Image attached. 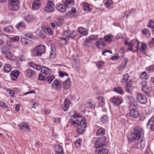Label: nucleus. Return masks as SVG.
<instances>
[{
	"label": "nucleus",
	"instance_id": "nucleus-2",
	"mask_svg": "<svg viewBox=\"0 0 154 154\" xmlns=\"http://www.w3.org/2000/svg\"><path fill=\"white\" fill-rule=\"evenodd\" d=\"M20 2L18 0H9L8 5L10 10L16 11L19 8Z\"/></svg>",
	"mask_w": 154,
	"mask_h": 154
},
{
	"label": "nucleus",
	"instance_id": "nucleus-62",
	"mask_svg": "<svg viewBox=\"0 0 154 154\" xmlns=\"http://www.w3.org/2000/svg\"><path fill=\"white\" fill-rule=\"evenodd\" d=\"M59 75L61 77H63L64 76H68L69 74L63 72H59Z\"/></svg>",
	"mask_w": 154,
	"mask_h": 154
},
{
	"label": "nucleus",
	"instance_id": "nucleus-43",
	"mask_svg": "<svg viewBox=\"0 0 154 154\" xmlns=\"http://www.w3.org/2000/svg\"><path fill=\"white\" fill-rule=\"evenodd\" d=\"M31 65L32 67L35 69L38 70H39L40 69H41V67L40 65H39L36 64L32 63H31Z\"/></svg>",
	"mask_w": 154,
	"mask_h": 154
},
{
	"label": "nucleus",
	"instance_id": "nucleus-41",
	"mask_svg": "<svg viewBox=\"0 0 154 154\" xmlns=\"http://www.w3.org/2000/svg\"><path fill=\"white\" fill-rule=\"evenodd\" d=\"M109 152V150L108 149L103 148L99 149L98 152V154H108Z\"/></svg>",
	"mask_w": 154,
	"mask_h": 154
},
{
	"label": "nucleus",
	"instance_id": "nucleus-54",
	"mask_svg": "<svg viewBox=\"0 0 154 154\" xmlns=\"http://www.w3.org/2000/svg\"><path fill=\"white\" fill-rule=\"evenodd\" d=\"M89 107L91 108H94L95 106V103L94 101H91L89 102Z\"/></svg>",
	"mask_w": 154,
	"mask_h": 154
},
{
	"label": "nucleus",
	"instance_id": "nucleus-60",
	"mask_svg": "<svg viewBox=\"0 0 154 154\" xmlns=\"http://www.w3.org/2000/svg\"><path fill=\"white\" fill-rule=\"evenodd\" d=\"M38 104L35 102H32L30 104V106L32 108L35 109V106H38Z\"/></svg>",
	"mask_w": 154,
	"mask_h": 154
},
{
	"label": "nucleus",
	"instance_id": "nucleus-35",
	"mask_svg": "<svg viewBox=\"0 0 154 154\" xmlns=\"http://www.w3.org/2000/svg\"><path fill=\"white\" fill-rule=\"evenodd\" d=\"M55 24L58 26H61L64 20L61 18H59L57 19L55 21Z\"/></svg>",
	"mask_w": 154,
	"mask_h": 154
},
{
	"label": "nucleus",
	"instance_id": "nucleus-44",
	"mask_svg": "<svg viewBox=\"0 0 154 154\" xmlns=\"http://www.w3.org/2000/svg\"><path fill=\"white\" fill-rule=\"evenodd\" d=\"M35 75V73L32 70L28 69L27 70V75L29 77H32Z\"/></svg>",
	"mask_w": 154,
	"mask_h": 154
},
{
	"label": "nucleus",
	"instance_id": "nucleus-6",
	"mask_svg": "<svg viewBox=\"0 0 154 154\" xmlns=\"http://www.w3.org/2000/svg\"><path fill=\"white\" fill-rule=\"evenodd\" d=\"M137 100L139 103L142 104L146 103L147 101V98L145 95L139 93L137 96Z\"/></svg>",
	"mask_w": 154,
	"mask_h": 154
},
{
	"label": "nucleus",
	"instance_id": "nucleus-15",
	"mask_svg": "<svg viewBox=\"0 0 154 154\" xmlns=\"http://www.w3.org/2000/svg\"><path fill=\"white\" fill-rule=\"evenodd\" d=\"M41 72L46 75H49L51 73L52 70L45 66H42L41 68Z\"/></svg>",
	"mask_w": 154,
	"mask_h": 154
},
{
	"label": "nucleus",
	"instance_id": "nucleus-50",
	"mask_svg": "<svg viewBox=\"0 0 154 154\" xmlns=\"http://www.w3.org/2000/svg\"><path fill=\"white\" fill-rule=\"evenodd\" d=\"M33 18V17L31 14H28L25 18V20L27 22L31 21Z\"/></svg>",
	"mask_w": 154,
	"mask_h": 154
},
{
	"label": "nucleus",
	"instance_id": "nucleus-12",
	"mask_svg": "<svg viewBox=\"0 0 154 154\" xmlns=\"http://www.w3.org/2000/svg\"><path fill=\"white\" fill-rule=\"evenodd\" d=\"M141 90L143 91L148 96H151L152 88L151 87L148 86L141 88Z\"/></svg>",
	"mask_w": 154,
	"mask_h": 154
},
{
	"label": "nucleus",
	"instance_id": "nucleus-30",
	"mask_svg": "<svg viewBox=\"0 0 154 154\" xmlns=\"http://www.w3.org/2000/svg\"><path fill=\"white\" fill-rule=\"evenodd\" d=\"M106 130L103 128L101 127L99 129L97 133V136H99L100 135H103L105 134Z\"/></svg>",
	"mask_w": 154,
	"mask_h": 154
},
{
	"label": "nucleus",
	"instance_id": "nucleus-52",
	"mask_svg": "<svg viewBox=\"0 0 154 154\" xmlns=\"http://www.w3.org/2000/svg\"><path fill=\"white\" fill-rule=\"evenodd\" d=\"M104 63L102 61H97V63L96 64V66L98 67V69L103 66Z\"/></svg>",
	"mask_w": 154,
	"mask_h": 154
},
{
	"label": "nucleus",
	"instance_id": "nucleus-46",
	"mask_svg": "<svg viewBox=\"0 0 154 154\" xmlns=\"http://www.w3.org/2000/svg\"><path fill=\"white\" fill-rule=\"evenodd\" d=\"M142 33L146 37H149L150 35V33L149 31L147 29H145L142 31Z\"/></svg>",
	"mask_w": 154,
	"mask_h": 154
},
{
	"label": "nucleus",
	"instance_id": "nucleus-19",
	"mask_svg": "<svg viewBox=\"0 0 154 154\" xmlns=\"http://www.w3.org/2000/svg\"><path fill=\"white\" fill-rule=\"evenodd\" d=\"M63 88L66 90L69 89L71 85L70 79L69 78L63 82Z\"/></svg>",
	"mask_w": 154,
	"mask_h": 154
},
{
	"label": "nucleus",
	"instance_id": "nucleus-26",
	"mask_svg": "<svg viewBox=\"0 0 154 154\" xmlns=\"http://www.w3.org/2000/svg\"><path fill=\"white\" fill-rule=\"evenodd\" d=\"M78 31L80 34L85 36L87 35H88L87 30L86 29L82 27H80L78 28Z\"/></svg>",
	"mask_w": 154,
	"mask_h": 154
},
{
	"label": "nucleus",
	"instance_id": "nucleus-31",
	"mask_svg": "<svg viewBox=\"0 0 154 154\" xmlns=\"http://www.w3.org/2000/svg\"><path fill=\"white\" fill-rule=\"evenodd\" d=\"M141 46L140 48V51L141 52H143L147 49V45L144 42H141Z\"/></svg>",
	"mask_w": 154,
	"mask_h": 154
},
{
	"label": "nucleus",
	"instance_id": "nucleus-42",
	"mask_svg": "<svg viewBox=\"0 0 154 154\" xmlns=\"http://www.w3.org/2000/svg\"><path fill=\"white\" fill-rule=\"evenodd\" d=\"M125 89L126 91L129 93H131L132 91V89L131 88V86L129 85L128 83L126 84V85L125 86Z\"/></svg>",
	"mask_w": 154,
	"mask_h": 154
},
{
	"label": "nucleus",
	"instance_id": "nucleus-45",
	"mask_svg": "<svg viewBox=\"0 0 154 154\" xmlns=\"http://www.w3.org/2000/svg\"><path fill=\"white\" fill-rule=\"evenodd\" d=\"M113 91L120 94H122V90L121 87L119 86L113 89Z\"/></svg>",
	"mask_w": 154,
	"mask_h": 154
},
{
	"label": "nucleus",
	"instance_id": "nucleus-49",
	"mask_svg": "<svg viewBox=\"0 0 154 154\" xmlns=\"http://www.w3.org/2000/svg\"><path fill=\"white\" fill-rule=\"evenodd\" d=\"M46 78L45 75H43L41 73L39 74L38 76V80L40 81H45L46 80Z\"/></svg>",
	"mask_w": 154,
	"mask_h": 154
},
{
	"label": "nucleus",
	"instance_id": "nucleus-21",
	"mask_svg": "<svg viewBox=\"0 0 154 154\" xmlns=\"http://www.w3.org/2000/svg\"><path fill=\"white\" fill-rule=\"evenodd\" d=\"M36 0H34L32 3V8L33 10H37L39 9L42 5V4L40 2H36Z\"/></svg>",
	"mask_w": 154,
	"mask_h": 154
},
{
	"label": "nucleus",
	"instance_id": "nucleus-36",
	"mask_svg": "<svg viewBox=\"0 0 154 154\" xmlns=\"http://www.w3.org/2000/svg\"><path fill=\"white\" fill-rule=\"evenodd\" d=\"M129 78L128 74L127 73H125L122 76V78L121 79V81L122 83H125L127 81Z\"/></svg>",
	"mask_w": 154,
	"mask_h": 154
},
{
	"label": "nucleus",
	"instance_id": "nucleus-22",
	"mask_svg": "<svg viewBox=\"0 0 154 154\" xmlns=\"http://www.w3.org/2000/svg\"><path fill=\"white\" fill-rule=\"evenodd\" d=\"M56 154H64L63 148L59 145H56L55 146Z\"/></svg>",
	"mask_w": 154,
	"mask_h": 154
},
{
	"label": "nucleus",
	"instance_id": "nucleus-39",
	"mask_svg": "<svg viewBox=\"0 0 154 154\" xmlns=\"http://www.w3.org/2000/svg\"><path fill=\"white\" fill-rule=\"evenodd\" d=\"M149 75L145 72L142 73L140 75V78L144 79H147L149 77Z\"/></svg>",
	"mask_w": 154,
	"mask_h": 154
},
{
	"label": "nucleus",
	"instance_id": "nucleus-23",
	"mask_svg": "<svg viewBox=\"0 0 154 154\" xmlns=\"http://www.w3.org/2000/svg\"><path fill=\"white\" fill-rule=\"evenodd\" d=\"M76 11V8L73 7L70 11H69L67 12L66 15L68 17L71 18L72 17L74 16L73 14L75 13Z\"/></svg>",
	"mask_w": 154,
	"mask_h": 154
},
{
	"label": "nucleus",
	"instance_id": "nucleus-27",
	"mask_svg": "<svg viewBox=\"0 0 154 154\" xmlns=\"http://www.w3.org/2000/svg\"><path fill=\"white\" fill-rule=\"evenodd\" d=\"M69 122L75 127L78 128L80 125V122L79 120H74L72 119H71Z\"/></svg>",
	"mask_w": 154,
	"mask_h": 154
},
{
	"label": "nucleus",
	"instance_id": "nucleus-1",
	"mask_svg": "<svg viewBox=\"0 0 154 154\" xmlns=\"http://www.w3.org/2000/svg\"><path fill=\"white\" fill-rule=\"evenodd\" d=\"M86 121L85 117H82V120L80 122V125L77 129L78 133L79 134H83L85 130V128L86 127Z\"/></svg>",
	"mask_w": 154,
	"mask_h": 154
},
{
	"label": "nucleus",
	"instance_id": "nucleus-48",
	"mask_svg": "<svg viewBox=\"0 0 154 154\" xmlns=\"http://www.w3.org/2000/svg\"><path fill=\"white\" fill-rule=\"evenodd\" d=\"M54 76L53 75H52L47 76L46 78V80L49 83H50L54 79Z\"/></svg>",
	"mask_w": 154,
	"mask_h": 154
},
{
	"label": "nucleus",
	"instance_id": "nucleus-14",
	"mask_svg": "<svg viewBox=\"0 0 154 154\" xmlns=\"http://www.w3.org/2000/svg\"><path fill=\"white\" fill-rule=\"evenodd\" d=\"M147 128H151V130L154 131V117H152L146 125Z\"/></svg>",
	"mask_w": 154,
	"mask_h": 154
},
{
	"label": "nucleus",
	"instance_id": "nucleus-4",
	"mask_svg": "<svg viewBox=\"0 0 154 154\" xmlns=\"http://www.w3.org/2000/svg\"><path fill=\"white\" fill-rule=\"evenodd\" d=\"M106 140V138L105 136H102L99 137L95 141L94 146L95 148L97 149L107 146V144L105 143Z\"/></svg>",
	"mask_w": 154,
	"mask_h": 154
},
{
	"label": "nucleus",
	"instance_id": "nucleus-47",
	"mask_svg": "<svg viewBox=\"0 0 154 154\" xmlns=\"http://www.w3.org/2000/svg\"><path fill=\"white\" fill-rule=\"evenodd\" d=\"M43 28L44 29V31H45L46 34H48L50 35L52 34V32L50 28L47 27L46 28Z\"/></svg>",
	"mask_w": 154,
	"mask_h": 154
},
{
	"label": "nucleus",
	"instance_id": "nucleus-11",
	"mask_svg": "<svg viewBox=\"0 0 154 154\" xmlns=\"http://www.w3.org/2000/svg\"><path fill=\"white\" fill-rule=\"evenodd\" d=\"M20 73V71L19 70H15L11 72L10 74V76L13 80L15 81Z\"/></svg>",
	"mask_w": 154,
	"mask_h": 154
},
{
	"label": "nucleus",
	"instance_id": "nucleus-9",
	"mask_svg": "<svg viewBox=\"0 0 154 154\" xmlns=\"http://www.w3.org/2000/svg\"><path fill=\"white\" fill-rule=\"evenodd\" d=\"M55 5L47 3L46 6L44 8V11L47 13H50L53 11L55 9Z\"/></svg>",
	"mask_w": 154,
	"mask_h": 154
},
{
	"label": "nucleus",
	"instance_id": "nucleus-64",
	"mask_svg": "<svg viewBox=\"0 0 154 154\" xmlns=\"http://www.w3.org/2000/svg\"><path fill=\"white\" fill-rule=\"evenodd\" d=\"M120 57L119 56L116 55L113 56L111 57L110 59L112 60H119V59H120Z\"/></svg>",
	"mask_w": 154,
	"mask_h": 154
},
{
	"label": "nucleus",
	"instance_id": "nucleus-58",
	"mask_svg": "<svg viewBox=\"0 0 154 154\" xmlns=\"http://www.w3.org/2000/svg\"><path fill=\"white\" fill-rule=\"evenodd\" d=\"M91 42L90 40L87 39L85 42V45L87 47H89L91 45Z\"/></svg>",
	"mask_w": 154,
	"mask_h": 154
},
{
	"label": "nucleus",
	"instance_id": "nucleus-55",
	"mask_svg": "<svg viewBox=\"0 0 154 154\" xmlns=\"http://www.w3.org/2000/svg\"><path fill=\"white\" fill-rule=\"evenodd\" d=\"M145 143L144 139H143V138H142L140 142V146L141 148L143 149L144 147Z\"/></svg>",
	"mask_w": 154,
	"mask_h": 154
},
{
	"label": "nucleus",
	"instance_id": "nucleus-33",
	"mask_svg": "<svg viewBox=\"0 0 154 154\" xmlns=\"http://www.w3.org/2000/svg\"><path fill=\"white\" fill-rule=\"evenodd\" d=\"M108 118L106 115H103L100 119V121L103 123H106L108 121Z\"/></svg>",
	"mask_w": 154,
	"mask_h": 154
},
{
	"label": "nucleus",
	"instance_id": "nucleus-28",
	"mask_svg": "<svg viewBox=\"0 0 154 154\" xmlns=\"http://www.w3.org/2000/svg\"><path fill=\"white\" fill-rule=\"evenodd\" d=\"M113 36L110 34L106 35L104 36V38L105 40L107 42H111Z\"/></svg>",
	"mask_w": 154,
	"mask_h": 154
},
{
	"label": "nucleus",
	"instance_id": "nucleus-32",
	"mask_svg": "<svg viewBox=\"0 0 154 154\" xmlns=\"http://www.w3.org/2000/svg\"><path fill=\"white\" fill-rule=\"evenodd\" d=\"M4 30L7 32H11L13 31V29L11 26L5 27L3 29Z\"/></svg>",
	"mask_w": 154,
	"mask_h": 154
},
{
	"label": "nucleus",
	"instance_id": "nucleus-7",
	"mask_svg": "<svg viewBox=\"0 0 154 154\" xmlns=\"http://www.w3.org/2000/svg\"><path fill=\"white\" fill-rule=\"evenodd\" d=\"M136 42V40L134 39H133L129 42H128L127 40H125L124 42V44L125 45H128V46L129 47L127 49L128 51H132Z\"/></svg>",
	"mask_w": 154,
	"mask_h": 154
},
{
	"label": "nucleus",
	"instance_id": "nucleus-13",
	"mask_svg": "<svg viewBox=\"0 0 154 154\" xmlns=\"http://www.w3.org/2000/svg\"><path fill=\"white\" fill-rule=\"evenodd\" d=\"M70 103V101L69 99L66 98L65 99L64 103L62 106V109L64 111H66L68 110Z\"/></svg>",
	"mask_w": 154,
	"mask_h": 154
},
{
	"label": "nucleus",
	"instance_id": "nucleus-29",
	"mask_svg": "<svg viewBox=\"0 0 154 154\" xmlns=\"http://www.w3.org/2000/svg\"><path fill=\"white\" fill-rule=\"evenodd\" d=\"M20 41L22 44L25 45L29 46L31 44V43H29V41H30L26 38H22L21 39Z\"/></svg>",
	"mask_w": 154,
	"mask_h": 154
},
{
	"label": "nucleus",
	"instance_id": "nucleus-18",
	"mask_svg": "<svg viewBox=\"0 0 154 154\" xmlns=\"http://www.w3.org/2000/svg\"><path fill=\"white\" fill-rule=\"evenodd\" d=\"M130 116L134 118H137L139 116V112L136 109L131 111L129 113Z\"/></svg>",
	"mask_w": 154,
	"mask_h": 154
},
{
	"label": "nucleus",
	"instance_id": "nucleus-59",
	"mask_svg": "<svg viewBox=\"0 0 154 154\" xmlns=\"http://www.w3.org/2000/svg\"><path fill=\"white\" fill-rule=\"evenodd\" d=\"M136 106L133 104H131L129 106V109L130 111L135 109Z\"/></svg>",
	"mask_w": 154,
	"mask_h": 154
},
{
	"label": "nucleus",
	"instance_id": "nucleus-57",
	"mask_svg": "<svg viewBox=\"0 0 154 154\" xmlns=\"http://www.w3.org/2000/svg\"><path fill=\"white\" fill-rule=\"evenodd\" d=\"M82 142L81 139H78L75 142V144L77 146H81V143Z\"/></svg>",
	"mask_w": 154,
	"mask_h": 154
},
{
	"label": "nucleus",
	"instance_id": "nucleus-63",
	"mask_svg": "<svg viewBox=\"0 0 154 154\" xmlns=\"http://www.w3.org/2000/svg\"><path fill=\"white\" fill-rule=\"evenodd\" d=\"M11 41H19V37L18 36H15L13 38H11Z\"/></svg>",
	"mask_w": 154,
	"mask_h": 154
},
{
	"label": "nucleus",
	"instance_id": "nucleus-24",
	"mask_svg": "<svg viewBox=\"0 0 154 154\" xmlns=\"http://www.w3.org/2000/svg\"><path fill=\"white\" fill-rule=\"evenodd\" d=\"M74 4V2L72 0H66L64 5L66 7L69 8L71 7Z\"/></svg>",
	"mask_w": 154,
	"mask_h": 154
},
{
	"label": "nucleus",
	"instance_id": "nucleus-38",
	"mask_svg": "<svg viewBox=\"0 0 154 154\" xmlns=\"http://www.w3.org/2000/svg\"><path fill=\"white\" fill-rule=\"evenodd\" d=\"M26 24L23 22L21 21L18 23L16 25V27L17 29L21 27H25L26 26Z\"/></svg>",
	"mask_w": 154,
	"mask_h": 154
},
{
	"label": "nucleus",
	"instance_id": "nucleus-16",
	"mask_svg": "<svg viewBox=\"0 0 154 154\" xmlns=\"http://www.w3.org/2000/svg\"><path fill=\"white\" fill-rule=\"evenodd\" d=\"M96 45L97 47L99 48H100L99 47L100 46H102L103 47H104L106 45L104 39L103 38H99L96 42Z\"/></svg>",
	"mask_w": 154,
	"mask_h": 154
},
{
	"label": "nucleus",
	"instance_id": "nucleus-37",
	"mask_svg": "<svg viewBox=\"0 0 154 154\" xmlns=\"http://www.w3.org/2000/svg\"><path fill=\"white\" fill-rule=\"evenodd\" d=\"M90 5L87 2H85L84 3L83 5V10L84 11H90L91 10V9L90 8Z\"/></svg>",
	"mask_w": 154,
	"mask_h": 154
},
{
	"label": "nucleus",
	"instance_id": "nucleus-40",
	"mask_svg": "<svg viewBox=\"0 0 154 154\" xmlns=\"http://www.w3.org/2000/svg\"><path fill=\"white\" fill-rule=\"evenodd\" d=\"M4 71L6 72H8L11 71V65L9 64H5L3 68Z\"/></svg>",
	"mask_w": 154,
	"mask_h": 154
},
{
	"label": "nucleus",
	"instance_id": "nucleus-56",
	"mask_svg": "<svg viewBox=\"0 0 154 154\" xmlns=\"http://www.w3.org/2000/svg\"><path fill=\"white\" fill-rule=\"evenodd\" d=\"M80 67V63H75V64L73 66V67L75 69H76L79 70V69Z\"/></svg>",
	"mask_w": 154,
	"mask_h": 154
},
{
	"label": "nucleus",
	"instance_id": "nucleus-3",
	"mask_svg": "<svg viewBox=\"0 0 154 154\" xmlns=\"http://www.w3.org/2000/svg\"><path fill=\"white\" fill-rule=\"evenodd\" d=\"M45 51V46L43 45H39L35 48L33 50V56H41Z\"/></svg>",
	"mask_w": 154,
	"mask_h": 154
},
{
	"label": "nucleus",
	"instance_id": "nucleus-10",
	"mask_svg": "<svg viewBox=\"0 0 154 154\" xmlns=\"http://www.w3.org/2000/svg\"><path fill=\"white\" fill-rule=\"evenodd\" d=\"M18 126L23 131L29 132V128L28 127V124L24 122H22L21 124L19 125Z\"/></svg>",
	"mask_w": 154,
	"mask_h": 154
},
{
	"label": "nucleus",
	"instance_id": "nucleus-20",
	"mask_svg": "<svg viewBox=\"0 0 154 154\" xmlns=\"http://www.w3.org/2000/svg\"><path fill=\"white\" fill-rule=\"evenodd\" d=\"M56 7V9L62 13H64L66 10V7L62 4L57 5Z\"/></svg>",
	"mask_w": 154,
	"mask_h": 154
},
{
	"label": "nucleus",
	"instance_id": "nucleus-61",
	"mask_svg": "<svg viewBox=\"0 0 154 154\" xmlns=\"http://www.w3.org/2000/svg\"><path fill=\"white\" fill-rule=\"evenodd\" d=\"M140 84L142 86V87H147L146 85H147V82L146 81L143 80L141 81Z\"/></svg>",
	"mask_w": 154,
	"mask_h": 154
},
{
	"label": "nucleus",
	"instance_id": "nucleus-25",
	"mask_svg": "<svg viewBox=\"0 0 154 154\" xmlns=\"http://www.w3.org/2000/svg\"><path fill=\"white\" fill-rule=\"evenodd\" d=\"M60 82L57 79H55L51 85V86L56 90H58V87L59 86Z\"/></svg>",
	"mask_w": 154,
	"mask_h": 154
},
{
	"label": "nucleus",
	"instance_id": "nucleus-8",
	"mask_svg": "<svg viewBox=\"0 0 154 154\" xmlns=\"http://www.w3.org/2000/svg\"><path fill=\"white\" fill-rule=\"evenodd\" d=\"M110 100L115 106H118L122 102L119 97L115 96H113L112 98L110 99Z\"/></svg>",
	"mask_w": 154,
	"mask_h": 154
},
{
	"label": "nucleus",
	"instance_id": "nucleus-51",
	"mask_svg": "<svg viewBox=\"0 0 154 154\" xmlns=\"http://www.w3.org/2000/svg\"><path fill=\"white\" fill-rule=\"evenodd\" d=\"M151 29H154V20H150L149 23L147 25Z\"/></svg>",
	"mask_w": 154,
	"mask_h": 154
},
{
	"label": "nucleus",
	"instance_id": "nucleus-34",
	"mask_svg": "<svg viewBox=\"0 0 154 154\" xmlns=\"http://www.w3.org/2000/svg\"><path fill=\"white\" fill-rule=\"evenodd\" d=\"M46 33L45 31H44V29L43 28L39 32L38 35L39 37L42 39L45 38V37Z\"/></svg>",
	"mask_w": 154,
	"mask_h": 154
},
{
	"label": "nucleus",
	"instance_id": "nucleus-5",
	"mask_svg": "<svg viewBox=\"0 0 154 154\" xmlns=\"http://www.w3.org/2000/svg\"><path fill=\"white\" fill-rule=\"evenodd\" d=\"M133 131L137 137V140H139L141 137H143L144 133L142 128L139 127H135L133 129Z\"/></svg>",
	"mask_w": 154,
	"mask_h": 154
},
{
	"label": "nucleus",
	"instance_id": "nucleus-17",
	"mask_svg": "<svg viewBox=\"0 0 154 154\" xmlns=\"http://www.w3.org/2000/svg\"><path fill=\"white\" fill-rule=\"evenodd\" d=\"M127 137L130 140L133 141L134 142H135L137 140L136 136L134 132H129L128 134L127 135Z\"/></svg>",
	"mask_w": 154,
	"mask_h": 154
},
{
	"label": "nucleus",
	"instance_id": "nucleus-53",
	"mask_svg": "<svg viewBox=\"0 0 154 154\" xmlns=\"http://www.w3.org/2000/svg\"><path fill=\"white\" fill-rule=\"evenodd\" d=\"M97 35H91L89 37V38L90 40H94L97 38Z\"/></svg>",
	"mask_w": 154,
	"mask_h": 154
}]
</instances>
